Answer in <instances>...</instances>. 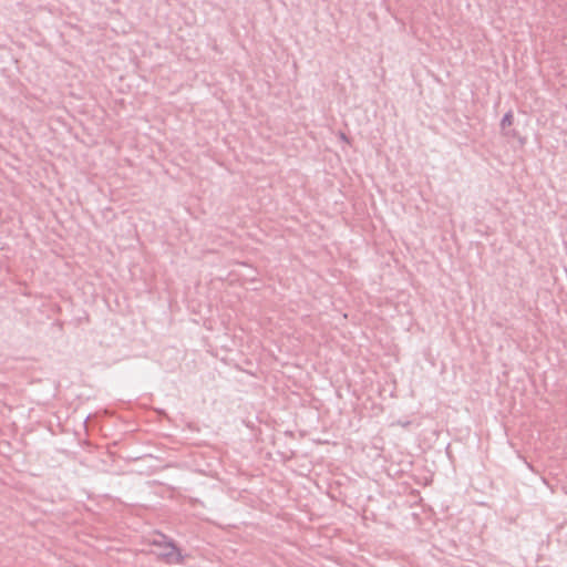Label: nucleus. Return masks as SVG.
Here are the masks:
<instances>
[{
  "label": "nucleus",
  "instance_id": "2",
  "mask_svg": "<svg viewBox=\"0 0 567 567\" xmlns=\"http://www.w3.org/2000/svg\"><path fill=\"white\" fill-rule=\"evenodd\" d=\"M503 126L513 124V114L508 113L504 116L502 121Z\"/></svg>",
  "mask_w": 567,
  "mask_h": 567
},
{
  "label": "nucleus",
  "instance_id": "1",
  "mask_svg": "<svg viewBox=\"0 0 567 567\" xmlns=\"http://www.w3.org/2000/svg\"><path fill=\"white\" fill-rule=\"evenodd\" d=\"M153 545L156 547V554L158 557L164 559L168 564H183L184 556L181 553V549L176 547L172 542H154Z\"/></svg>",
  "mask_w": 567,
  "mask_h": 567
}]
</instances>
